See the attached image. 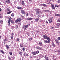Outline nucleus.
<instances>
[{
	"label": "nucleus",
	"mask_w": 60,
	"mask_h": 60,
	"mask_svg": "<svg viewBox=\"0 0 60 60\" xmlns=\"http://www.w3.org/2000/svg\"><path fill=\"white\" fill-rule=\"evenodd\" d=\"M35 11H36V14L37 15H38L40 12V10L38 8H37L35 9Z\"/></svg>",
	"instance_id": "1"
},
{
	"label": "nucleus",
	"mask_w": 60,
	"mask_h": 60,
	"mask_svg": "<svg viewBox=\"0 0 60 60\" xmlns=\"http://www.w3.org/2000/svg\"><path fill=\"white\" fill-rule=\"evenodd\" d=\"M39 53V51H38L33 52L32 53V54L34 55H37V54H38Z\"/></svg>",
	"instance_id": "2"
},
{
	"label": "nucleus",
	"mask_w": 60,
	"mask_h": 60,
	"mask_svg": "<svg viewBox=\"0 0 60 60\" xmlns=\"http://www.w3.org/2000/svg\"><path fill=\"white\" fill-rule=\"evenodd\" d=\"M28 25L27 24L26 25H24L23 26V28H24V30H26V28H28Z\"/></svg>",
	"instance_id": "3"
},
{
	"label": "nucleus",
	"mask_w": 60,
	"mask_h": 60,
	"mask_svg": "<svg viewBox=\"0 0 60 60\" xmlns=\"http://www.w3.org/2000/svg\"><path fill=\"white\" fill-rule=\"evenodd\" d=\"M22 20V19L20 18H19L17 20L15 21L16 23H18V22H20L21 21V20Z\"/></svg>",
	"instance_id": "4"
},
{
	"label": "nucleus",
	"mask_w": 60,
	"mask_h": 60,
	"mask_svg": "<svg viewBox=\"0 0 60 60\" xmlns=\"http://www.w3.org/2000/svg\"><path fill=\"white\" fill-rule=\"evenodd\" d=\"M6 41H7V38L6 37L5 38V39H4V41L3 42V43L4 44H5L6 43Z\"/></svg>",
	"instance_id": "5"
},
{
	"label": "nucleus",
	"mask_w": 60,
	"mask_h": 60,
	"mask_svg": "<svg viewBox=\"0 0 60 60\" xmlns=\"http://www.w3.org/2000/svg\"><path fill=\"white\" fill-rule=\"evenodd\" d=\"M51 6L52 7V9H53V10H55V7L53 4H51Z\"/></svg>",
	"instance_id": "6"
},
{
	"label": "nucleus",
	"mask_w": 60,
	"mask_h": 60,
	"mask_svg": "<svg viewBox=\"0 0 60 60\" xmlns=\"http://www.w3.org/2000/svg\"><path fill=\"white\" fill-rule=\"evenodd\" d=\"M21 11V13H22L23 14H24V15H25V14H26V13H25V12L23 10H22Z\"/></svg>",
	"instance_id": "7"
},
{
	"label": "nucleus",
	"mask_w": 60,
	"mask_h": 60,
	"mask_svg": "<svg viewBox=\"0 0 60 60\" xmlns=\"http://www.w3.org/2000/svg\"><path fill=\"white\" fill-rule=\"evenodd\" d=\"M5 2L6 4H9L10 3V1L9 0H7L5 1Z\"/></svg>",
	"instance_id": "8"
},
{
	"label": "nucleus",
	"mask_w": 60,
	"mask_h": 60,
	"mask_svg": "<svg viewBox=\"0 0 60 60\" xmlns=\"http://www.w3.org/2000/svg\"><path fill=\"white\" fill-rule=\"evenodd\" d=\"M33 19V18H27V19L28 20H31Z\"/></svg>",
	"instance_id": "9"
},
{
	"label": "nucleus",
	"mask_w": 60,
	"mask_h": 60,
	"mask_svg": "<svg viewBox=\"0 0 60 60\" xmlns=\"http://www.w3.org/2000/svg\"><path fill=\"white\" fill-rule=\"evenodd\" d=\"M14 34L13 33H12V36L11 35V38L12 40H13V35Z\"/></svg>",
	"instance_id": "10"
},
{
	"label": "nucleus",
	"mask_w": 60,
	"mask_h": 60,
	"mask_svg": "<svg viewBox=\"0 0 60 60\" xmlns=\"http://www.w3.org/2000/svg\"><path fill=\"white\" fill-rule=\"evenodd\" d=\"M55 41H56V43H58V44H59V42L58 41V40H57L56 39H55Z\"/></svg>",
	"instance_id": "11"
},
{
	"label": "nucleus",
	"mask_w": 60,
	"mask_h": 60,
	"mask_svg": "<svg viewBox=\"0 0 60 60\" xmlns=\"http://www.w3.org/2000/svg\"><path fill=\"white\" fill-rule=\"evenodd\" d=\"M45 60H49V58L48 57L46 56H45L44 57Z\"/></svg>",
	"instance_id": "12"
},
{
	"label": "nucleus",
	"mask_w": 60,
	"mask_h": 60,
	"mask_svg": "<svg viewBox=\"0 0 60 60\" xmlns=\"http://www.w3.org/2000/svg\"><path fill=\"white\" fill-rule=\"evenodd\" d=\"M36 48L37 49H39V50H41V48H40L38 46L37 47H36Z\"/></svg>",
	"instance_id": "13"
},
{
	"label": "nucleus",
	"mask_w": 60,
	"mask_h": 60,
	"mask_svg": "<svg viewBox=\"0 0 60 60\" xmlns=\"http://www.w3.org/2000/svg\"><path fill=\"white\" fill-rule=\"evenodd\" d=\"M17 8L19 9H23V8L19 7H17Z\"/></svg>",
	"instance_id": "14"
},
{
	"label": "nucleus",
	"mask_w": 60,
	"mask_h": 60,
	"mask_svg": "<svg viewBox=\"0 0 60 60\" xmlns=\"http://www.w3.org/2000/svg\"><path fill=\"white\" fill-rule=\"evenodd\" d=\"M52 19L51 18L49 20V22L50 23L51 22H52Z\"/></svg>",
	"instance_id": "15"
},
{
	"label": "nucleus",
	"mask_w": 60,
	"mask_h": 60,
	"mask_svg": "<svg viewBox=\"0 0 60 60\" xmlns=\"http://www.w3.org/2000/svg\"><path fill=\"white\" fill-rule=\"evenodd\" d=\"M22 5H25V3H24V1H22Z\"/></svg>",
	"instance_id": "16"
},
{
	"label": "nucleus",
	"mask_w": 60,
	"mask_h": 60,
	"mask_svg": "<svg viewBox=\"0 0 60 60\" xmlns=\"http://www.w3.org/2000/svg\"><path fill=\"white\" fill-rule=\"evenodd\" d=\"M36 32L37 34H38V33H40V32L39 31V30H38L36 31Z\"/></svg>",
	"instance_id": "17"
},
{
	"label": "nucleus",
	"mask_w": 60,
	"mask_h": 60,
	"mask_svg": "<svg viewBox=\"0 0 60 60\" xmlns=\"http://www.w3.org/2000/svg\"><path fill=\"white\" fill-rule=\"evenodd\" d=\"M11 12H12V11L8 12H7V14H10V13H11Z\"/></svg>",
	"instance_id": "18"
},
{
	"label": "nucleus",
	"mask_w": 60,
	"mask_h": 60,
	"mask_svg": "<svg viewBox=\"0 0 60 60\" xmlns=\"http://www.w3.org/2000/svg\"><path fill=\"white\" fill-rule=\"evenodd\" d=\"M39 18H36L35 19V21L36 22H38V21H39Z\"/></svg>",
	"instance_id": "19"
},
{
	"label": "nucleus",
	"mask_w": 60,
	"mask_h": 60,
	"mask_svg": "<svg viewBox=\"0 0 60 60\" xmlns=\"http://www.w3.org/2000/svg\"><path fill=\"white\" fill-rule=\"evenodd\" d=\"M20 16H21V17L22 19H24L25 18H24V16H23V15H21Z\"/></svg>",
	"instance_id": "20"
},
{
	"label": "nucleus",
	"mask_w": 60,
	"mask_h": 60,
	"mask_svg": "<svg viewBox=\"0 0 60 60\" xmlns=\"http://www.w3.org/2000/svg\"><path fill=\"white\" fill-rule=\"evenodd\" d=\"M42 5L43 6H44V7H47V5L45 4H43Z\"/></svg>",
	"instance_id": "21"
},
{
	"label": "nucleus",
	"mask_w": 60,
	"mask_h": 60,
	"mask_svg": "<svg viewBox=\"0 0 60 60\" xmlns=\"http://www.w3.org/2000/svg\"><path fill=\"white\" fill-rule=\"evenodd\" d=\"M44 43H48V41L47 40H44Z\"/></svg>",
	"instance_id": "22"
},
{
	"label": "nucleus",
	"mask_w": 60,
	"mask_h": 60,
	"mask_svg": "<svg viewBox=\"0 0 60 60\" xmlns=\"http://www.w3.org/2000/svg\"><path fill=\"white\" fill-rule=\"evenodd\" d=\"M39 44L40 45H40V46H41V45H42V43L41 42H39Z\"/></svg>",
	"instance_id": "23"
},
{
	"label": "nucleus",
	"mask_w": 60,
	"mask_h": 60,
	"mask_svg": "<svg viewBox=\"0 0 60 60\" xmlns=\"http://www.w3.org/2000/svg\"><path fill=\"white\" fill-rule=\"evenodd\" d=\"M0 52H1L2 53L4 54V52L3 51H2V50H0Z\"/></svg>",
	"instance_id": "24"
},
{
	"label": "nucleus",
	"mask_w": 60,
	"mask_h": 60,
	"mask_svg": "<svg viewBox=\"0 0 60 60\" xmlns=\"http://www.w3.org/2000/svg\"><path fill=\"white\" fill-rule=\"evenodd\" d=\"M45 11L47 12H49V10H45Z\"/></svg>",
	"instance_id": "25"
},
{
	"label": "nucleus",
	"mask_w": 60,
	"mask_h": 60,
	"mask_svg": "<svg viewBox=\"0 0 60 60\" xmlns=\"http://www.w3.org/2000/svg\"><path fill=\"white\" fill-rule=\"evenodd\" d=\"M7 11H10V8H7Z\"/></svg>",
	"instance_id": "26"
},
{
	"label": "nucleus",
	"mask_w": 60,
	"mask_h": 60,
	"mask_svg": "<svg viewBox=\"0 0 60 60\" xmlns=\"http://www.w3.org/2000/svg\"><path fill=\"white\" fill-rule=\"evenodd\" d=\"M20 46L21 47H23V46H24L23 44L22 43V44H21L20 45Z\"/></svg>",
	"instance_id": "27"
},
{
	"label": "nucleus",
	"mask_w": 60,
	"mask_h": 60,
	"mask_svg": "<svg viewBox=\"0 0 60 60\" xmlns=\"http://www.w3.org/2000/svg\"><path fill=\"white\" fill-rule=\"evenodd\" d=\"M9 54L11 56H12V52H9Z\"/></svg>",
	"instance_id": "28"
},
{
	"label": "nucleus",
	"mask_w": 60,
	"mask_h": 60,
	"mask_svg": "<svg viewBox=\"0 0 60 60\" xmlns=\"http://www.w3.org/2000/svg\"><path fill=\"white\" fill-rule=\"evenodd\" d=\"M22 51H20L19 52V54H20V55H22Z\"/></svg>",
	"instance_id": "29"
},
{
	"label": "nucleus",
	"mask_w": 60,
	"mask_h": 60,
	"mask_svg": "<svg viewBox=\"0 0 60 60\" xmlns=\"http://www.w3.org/2000/svg\"><path fill=\"white\" fill-rule=\"evenodd\" d=\"M3 22V20H0V23H1V24H2Z\"/></svg>",
	"instance_id": "30"
},
{
	"label": "nucleus",
	"mask_w": 60,
	"mask_h": 60,
	"mask_svg": "<svg viewBox=\"0 0 60 60\" xmlns=\"http://www.w3.org/2000/svg\"><path fill=\"white\" fill-rule=\"evenodd\" d=\"M52 45L54 47H56V45H55V44L54 43H53L52 44Z\"/></svg>",
	"instance_id": "31"
},
{
	"label": "nucleus",
	"mask_w": 60,
	"mask_h": 60,
	"mask_svg": "<svg viewBox=\"0 0 60 60\" xmlns=\"http://www.w3.org/2000/svg\"><path fill=\"white\" fill-rule=\"evenodd\" d=\"M11 16L12 17H13V16H14V13H12L11 14Z\"/></svg>",
	"instance_id": "32"
},
{
	"label": "nucleus",
	"mask_w": 60,
	"mask_h": 60,
	"mask_svg": "<svg viewBox=\"0 0 60 60\" xmlns=\"http://www.w3.org/2000/svg\"><path fill=\"white\" fill-rule=\"evenodd\" d=\"M15 27H16V29H17L18 28V26L17 25H16Z\"/></svg>",
	"instance_id": "33"
},
{
	"label": "nucleus",
	"mask_w": 60,
	"mask_h": 60,
	"mask_svg": "<svg viewBox=\"0 0 60 60\" xmlns=\"http://www.w3.org/2000/svg\"><path fill=\"white\" fill-rule=\"evenodd\" d=\"M25 49H26V48L25 47H24L22 48V50L23 51H25Z\"/></svg>",
	"instance_id": "34"
},
{
	"label": "nucleus",
	"mask_w": 60,
	"mask_h": 60,
	"mask_svg": "<svg viewBox=\"0 0 60 60\" xmlns=\"http://www.w3.org/2000/svg\"><path fill=\"white\" fill-rule=\"evenodd\" d=\"M8 58L9 60H11V58L9 56H8Z\"/></svg>",
	"instance_id": "35"
},
{
	"label": "nucleus",
	"mask_w": 60,
	"mask_h": 60,
	"mask_svg": "<svg viewBox=\"0 0 60 60\" xmlns=\"http://www.w3.org/2000/svg\"><path fill=\"white\" fill-rule=\"evenodd\" d=\"M56 25L57 26H60V23H58L56 24Z\"/></svg>",
	"instance_id": "36"
},
{
	"label": "nucleus",
	"mask_w": 60,
	"mask_h": 60,
	"mask_svg": "<svg viewBox=\"0 0 60 60\" xmlns=\"http://www.w3.org/2000/svg\"><path fill=\"white\" fill-rule=\"evenodd\" d=\"M55 6L56 7H58V5L56 4L55 5Z\"/></svg>",
	"instance_id": "37"
},
{
	"label": "nucleus",
	"mask_w": 60,
	"mask_h": 60,
	"mask_svg": "<svg viewBox=\"0 0 60 60\" xmlns=\"http://www.w3.org/2000/svg\"><path fill=\"white\" fill-rule=\"evenodd\" d=\"M48 43H49V42H50V39H48Z\"/></svg>",
	"instance_id": "38"
},
{
	"label": "nucleus",
	"mask_w": 60,
	"mask_h": 60,
	"mask_svg": "<svg viewBox=\"0 0 60 60\" xmlns=\"http://www.w3.org/2000/svg\"><path fill=\"white\" fill-rule=\"evenodd\" d=\"M28 54H27L26 53H25V56H28Z\"/></svg>",
	"instance_id": "39"
},
{
	"label": "nucleus",
	"mask_w": 60,
	"mask_h": 60,
	"mask_svg": "<svg viewBox=\"0 0 60 60\" xmlns=\"http://www.w3.org/2000/svg\"><path fill=\"white\" fill-rule=\"evenodd\" d=\"M27 34L28 36H29V35H30V34H29L28 32L27 33Z\"/></svg>",
	"instance_id": "40"
},
{
	"label": "nucleus",
	"mask_w": 60,
	"mask_h": 60,
	"mask_svg": "<svg viewBox=\"0 0 60 60\" xmlns=\"http://www.w3.org/2000/svg\"><path fill=\"white\" fill-rule=\"evenodd\" d=\"M11 23H12V24H14V21L11 20Z\"/></svg>",
	"instance_id": "41"
},
{
	"label": "nucleus",
	"mask_w": 60,
	"mask_h": 60,
	"mask_svg": "<svg viewBox=\"0 0 60 60\" xmlns=\"http://www.w3.org/2000/svg\"><path fill=\"white\" fill-rule=\"evenodd\" d=\"M6 47H7V49H9V46H8V45H7L6 46Z\"/></svg>",
	"instance_id": "42"
},
{
	"label": "nucleus",
	"mask_w": 60,
	"mask_h": 60,
	"mask_svg": "<svg viewBox=\"0 0 60 60\" xmlns=\"http://www.w3.org/2000/svg\"><path fill=\"white\" fill-rule=\"evenodd\" d=\"M8 23H11V21L8 20Z\"/></svg>",
	"instance_id": "43"
},
{
	"label": "nucleus",
	"mask_w": 60,
	"mask_h": 60,
	"mask_svg": "<svg viewBox=\"0 0 60 60\" xmlns=\"http://www.w3.org/2000/svg\"><path fill=\"white\" fill-rule=\"evenodd\" d=\"M46 40H49V37H46Z\"/></svg>",
	"instance_id": "44"
},
{
	"label": "nucleus",
	"mask_w": 60,
	"mask_h": 60,
	"mask_svg": "<svg viewBox=\"0 0 60 60\" xmlns=\"http://www.w3.org/2000/svg\"><path fill=\"white\" fill-rule=\"evenodd\" d=\"M19 41V39L18 38H17V40L16 41Z\"/></svg>",
	"instance_id": "45"
},
{
	"label": "nucleus",
	"mask_w": 60,
	"mask_h": 60,
	"mask_svg": "<svg viewBox=\"0 0 60 60\" xmlns=\"http://www.w3.org/2000/svg\"><path fill=\"white\" fill-rule=\"evenodd\" d=\"M9 20L11 21V17H10L8 20Z\"/></svg>",
	"instance_id": "46"
},
{
	"label": "nucleus",
	"mask_w": 60,
	"mask_h": 60,
	"mask_svg": "<svg viewBox=\"0 0 60 60\" xmlns=\"http://www.w3.org/2000/svg\"><path fill=\"white\" fill-rule=\"evenodd\" d=\"M58 40H60V37H59L57 38Z\"/></svg>",
	"instance_id": "47"
},
{
	"label": "nucleus",
	"mask_w": 60,
	"mask_h": 60,
	"mask_svg": "<svg viewBox=\"0 0 60 60\" xmlns=\"http://www.w3.org/2000/svg\"><path fill=\"white\" fill-rule=\"evenodd\" d=\"M47 36H45V37H44V39H46V38H47Z\"/></svg>",
	"instance_id": "48"
},
{
	"label": "nucleus",
	"mask_w": 60,
	"mask_h": 60,
	"mask_svg": "<svg viewBox=\"0 0 60 60\" xmlns=\"http://www.w3.org/2000/svg\"><path fill=\"white\" fill-rule=\"evenodd\" d=\"M28 13H27L26 14V16H28Z\"/></svg>",
	"instance_id": "49"
},
{
	"label": "nucleus",
	"mask_w": 60,
	"mask_h": 60,
	"mask_svg": "<svg viewBox=\"0 0 60 60\" xmlns=\"http://www.w3.org/2000/svg\"><path fill=\"white\" fill-rule=\"evenodd\" d=\"M39 22H41H41H42V20H41V19H40L39 21Z\"/></svg>",
	"instance_id": "50"
},
{
	"label": "nucleus",
	"mask_w": 60,
	"mask_h": 60,
	"mask_svg": "<svg viewBox=\"0 0 60 60\" xmlns=\"http://www.w3.org/2000/svg\"><path fill=\"white\" fill-rule=\"evenodd\" d=\"M37 17H38V18H40V16L38 15L37 16Z\"/></svg>",
	"instance_id": "51"
},
{
	"label": "nucleus",
	"mask_w": 60,
	"mask_h": 60,
	"mask_svg": "<svg viewBox=\"0 0 60 60\" xmlns=\"http://www.w3.org/2000/svg\"><path fill=\"white\" fill-rule=\"evenodd\" d=\"M29 40L31 41V40H32V38H29Z\"/></svg>",
	"instance_id": "52"
},
{
	"label": "nucleus",
	"mask_w": 60,
	"mask_h": 60,
	"mask_svg": "<svg viewBox=\"0 0 60 60\" xmlns=\"http://www.w3.org/2000/svg\"><path fill=\"white\" fill-rule=\"evenodd\" d=\"M58 16H60V14H58Z\"/></svg>",
	"instance_id": "53"
},
{
	"label": "nucleus",
	"mask_w": 60,
	"mask_h": 60,
	"mask_svg": "<svg viewBox=\"0 0 60 60\" xmlns=\"http://www.w3.org/2000/svg\"><path fill=\"white\" fill-rule=\"evenodd\" d=\"M58 3H60V0H59L58 1Z\"/></svg>",
	"instance_id": "54"
},
{
	"label": "nucleus",
	"mask_w": 60,
	"mask_h": 60,
	"mask_svg": "<svg viewBox=\"0 0 60 60\" xmlns=\"http://www.w3.org/2000/svg\"><path fill=\"white\" fill-rule=\"evenodd\" d=\"M51 29H53V28H54V27H51Z\"/></svg>",
	"instance_id": "55"
},
{
	"label": "nucleus",
	"mask_w": 60,
	"mask_h": 60,
	"mask_svg": "<svg viewBox=\"0 0 60 60\" xmlns=\"http://www.w3.org/2000/svg\"><path fill=\"white\" fill-rule=\"evenodd\" d=\"M42 26L43 27H45V25H43Z\"/></svg>",
	"instance_id": "56"
},
{
	"label": "nucleus",
	"mask_w": 60,
	"mask_h": 60,
	"mask_svg": "<svg viewBox=\"0 0 60 60\" xmlns=\"http://www.w3.org/2000/svg\"><path fill=\"white\" fill-rule=\"evenodd\" d=\"M0 11H2V9L1 8H0Z\"/></svg>",
	"instance_id": "57"
},
{
	"label": "nucleus",
	"mask_w": 60,
	"mask_h": 60,
	"mask_svg": "<svg viewBox=\"0 0 60 60\" xmlns=\"http://www.w3.org/2000/svg\"><path fill=\"white\" fill-rule=\"evenodd\" d=\"M46 24H48V21H46Z\"/></svg>",
	"instance_id": "58"
},
{
	"label": "nucleus",
	"mask_w": 60,
	"mask_h": 60,
	"mask_svg": "<svg viewBox=\"0 0 60 60\" xmlns=\"http://www.w3.org/2000/svg\"><path fill=\"white\" fill-rule=\"evenodd\" d=\"M37 57V56H34V58H36V57Z\"/></svg>",
	"instance_id": "59"
},
{
	"label": "nucleus",
	"mask_w": 60,
	"mask_h": 60,
	"mask_svg": "<svg viewBox=\"0 0 60 60\" xmlns=\"http://www.w3.org/2000/svg\"><path fill=\"white\" fill-rule=\"evenodd\" d=\"M58 16V14H56L55 15V16Z\"/></svg>",
	"instance_id": "60"
},
{
	"label": "nucleus",
	"mask_w": 60,
	"mask_h": 60,
	"mask_svg": "<svg viewBox=\"0 0 60 60\" xmlns=\"http://www.w3.org/2000/svg\"><path fill=\"white\" fill-rule=\"evenodd\" d=\"M32 37L33 38H35V37H34V36H32Z\"/></svg>",
	"instance_id": "61"
},
{
	"label": "nucleus",
	"mask_w": 60,
	"mask_h": 60,
	"mask_svg": "<svg viewBox=\"0 0 60 60\" xmlns=\"http://www.w3.org/2000/svg\"><path fill=\"white\" fill-rule=\"evenodd\" d=\"M29 1H30V2H32V0H29Z\"/></svg>",
	"instance_id": "62"
},
{
	"label": "nucleus",
	"mask_w": 60,
	"mask_h": 60,
	"mask_svg": "<svg viewBox=\"0 0 60 60\" xmlns=\"http://www.w3.org/2000/svg\"><path fill=\"white\" fill-rule=\"evenodd\" d=\"M43 36L44 37L46 36L44 35H43Z\"/></svg>",
	"instance_id": "63"
},
{
	"label": "nucleus",
	"mask_w": 60,
	"mask_h": 60,
	"mask_svg": "<svg viewBox=\"0 0 60 60\" xmlns=\"http://www.w3.org/2000/svg\"><path fill=\"white\" fill-rule=\"evenodd\" d=\"M18 23L20 25V24H21V22H19V23Z\"/></svg>",
	"instance_id": "64"
}]
</instances>
